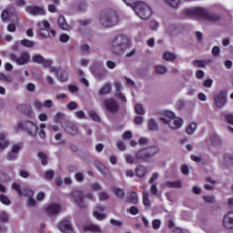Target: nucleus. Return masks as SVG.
<instances>
[{"label": "nucleus", "instance_id": "obj_1", "mask_svg": "<svg viewBox=\"0 0 233 233\" xmlns=\"http://www.w3.org/2000/svg\"><path fill=\"white\" fill-rule=\"evenodd\" d=\"M131 46L132 43L127 35H117L109 42L107 48L115 56H123V53L127 52Z\"/></svg>", "mask_w": 233, "mask_h": 233}, {"label": "nucleus", "instance_id": "obj_2", "mask_svg": "<svg viewBox=\"0 0 233 233\" xmlns=\"http://www.w3.org/2000/svg\"><path fill=\"white\" fill-rule=\"evenodd\" d=\"M127 6L133 8L137 15L140 19H150L152 17V8L149 7L144 2H139V0H122Z\"/></svg>", "mask_w": 233, "mask_h": 233}, {"label": "nucleus", "instance_id": "obj_3", "mask_svg": "<svg viewBox=\"0 0 233 233\" xmlns=\"http://www.w3.org/2000/svg\"><path fill=\"white\" fill-rule=\"evenodd\" d=\"M183 14L187 15V17H199L200 19H205L206 21H211V23L219 21V15L210 14L208 11H207V9L202 7L186 8Z\"/></svg>", "mask_w": 233, "mask_h": 233}, {"label": "nucleus", "instance_id": "obj_4", "mask_svg": "<svg viewBox=\"0 0 233 233\" xmlns=\"http://www.w3.org/2000/svg\"><path fill=\"white\" fill-rule=\"evenodd\" d=\"M98 19L100 25L105 28H112V26H116L119 23L117 13L114 10L104 11Z\"/></svg>", "mask_w": 233, "mask_h": 233}, {"label": "nucleus", "instance_id": "obj_5", "mask_svg": "<svg viewBox=\"0 0 233 233\" xmlns=\"http://www.w3.org/2000/svg\"><path fill=\"white\" fill-rule=\"evenodd\" d=\"M160 121L164 123V125H167L169 128L173 130H177V128H181L183 127L184 121L181 117L176 116V113L172 111H167L164 116L160 117Z\"/></svg>", "mask_w": 233, "mask_h": 233}, {"label": "nucleus", "instance_id": "obj_6", "mask_svg": "<svg viewBox=\"0 0 233 233\" xmlns=\"http://www.w3.org/2000/svg\"><path fill=\"white\" fill-rule=\"evenodd\" d=\"M12 188L17 192L18 196H24L25 198H27L26 203L28 207H35L36 202L35 199H34V190L30 188L21 190V186L17 183H14L12 185Z\"/></svg>", "mask_w": 233, "mask_h": 233}, {"label": "nucleus", "instance_id": "obj_7", "mask_svg": "<svg viewBox=\"0 0 233 233\" xmlns=\"http://www.w3.org/2000/svg\"><path fill=\"white\" fill-rule=\"evenodd\" d=\"M71 198L76 203L77 207L80 208H83V198H86V199L94 200V195L92 193H86V195H83V191L79 189H75L71 193Z\"/></svg>", "mask_w": 233, "mask_h": 233}, {"label": "nucleus", "instance_id": "obj_8", "mask_svg": "<svg viewBox=\"0 0 233 233\" xmlns=\"http://www.w3.org/2000/svg\"><path fill=\"white\" fill-rule=\"evenodd\" d=\"M159 152V147L156 146L149 147L147 148L139 150L137 152V159H148V157H154Z\"/></svg>", "mask_w": 233, "mask_h": 233}, {"label": "nucleus", "instance_id": "obj_9", "mask_svg": "<svg viewBox=\"0 0 233 233\" xmlns=\"http://www.w3.org/2000/svg\"><path fill=\"white\" fill-rule=\"evenodd\" d=\"M37 34L39 37H44L45 39L50 36V23L46 20L37 23Z\"/></svg>", "mask_w": 233, "mask_h": 233}, {"label": "nucleus", "instance_id": "obj_10", "mask_svg": "<svg viewBox=\"0 0 233 233\" xmlns=\"http://www.w3.org/2000/svg\"><path fill=\"white\" fill-rule=\"evenodd\" d=\"M11 61H14L16 63V65H28V62L30 61V54L24 52L21 54L20 56H15V55H11L10 56Z\"/></svg>", "mask_w": 233, "mask_h": 233}, {"label": "nucleus", "instance_id": "obj_11", "mask_svg": "<svg viewBox=\"0 0 233 233\" xmlns=\"http://www.w3.org/2000/svg\"><path fill=\"white\" fill-rule=\"evenodd\" d=\"M44 212L47 216H57L61 212V206L57 203H51L45 207Z\"/></svg>", "mask_w": 233, "mask_h": 233}, {"label": "nucleus", "instance_id": "obj_12", "mask_svg": "<svg viewBox=\"0 0 233 233\" xmlns=\"http://www.w3.org/2000/svg\"><path fill=\"white\" fill-rule=\"evenodd\" d=\"M25 12H27V14H30V15H45V14H46V12H45V7L43 6H38V5H27L25 7Z\"/></svg>", "mask_w": 233, "mask_h": 233}, {"label": "nucleus", "instance_id": "obj_13", "mask_svg": "<svg viewBox=\"0 0 233 233\" xmlns=\"http://www.w3.org/2000/svg\"><path fill=\"white\" fill-rule=\"evenodd\" d=\"M62 128L66 132V134H70V136H76L79 132V128L72 122H65L62 124Z\"/></svg>", "mask_w": 233, "mask_h": 233}, {"label": "nucleus", "instance_id": "obj_14", "mask_svg": "<svg viewBox=\"0 0 233 233\" xmlns=\"http://www.w3.org/2000/svg\"><path fill=\"white\" fill-rule=\"evenodd\" d=\"M106 208L103 206H96L95 208V210L93 211V216L96 218V219H98V221H103L104 219H106V213H105Z\"/></svg>", "mask_w": 233, "mask_h": 233}, {"label": "nucleus", "instance_id": "obj_15", "mask_svg": "<svg viewBox=\"0 0 233 233\" xmlns=\"http://www.w3.org/2000/svg\"><path fill=\"white\" fill-rule=\"evenodd\" d=\"M104 105L108 112H116L119 109L117 101L114 98H107L105 100Z\"/></svg>", "mask_w": 233, "mask_h": 233}, {"label": "nucleus", "instance_id": "obj_16", "mask_svg": "<svg viewBox=\"0 0 233 233\" xmlns=\"http://www.w3.org/2000/svg\"><path fill=\"white\" fill-rule=\"evenodd\" d=\"M115 87H116V93L115 96L117 97V99H120L122 103H127V96L123 93H121V90H123V86L119 82H115Z\"/></svg>", "mask_w": 233, "mask_h": 233}, {"label": "nucleus", "instance_id": "obj_17", "mask_svg": "<svg viewBox=\"0 0 233 233\" xmlns=\"http://www.w3.org/2000/svg\"><path fill=\"white\" fill-rule=\"evenodd\" d=\"M216 106L221 108L227 105V95L225 93L220 92L218 95L215 96Z\"/></svg>", "mask_w": 233, "mask_h": 233}, {"label": "nucleus", "instance_id": "obj_18", "mask_svg": "<svg viewBox=\"0 0 233 233\" xmlns=\"http://www.w3.org/2000/svg\"><path fill=\"white\" fill-rule=\"evenodd\" d=\"M58 228L63 233H74L72 225H70V222L68 220H62L58 225Z\"/></svg>", "mask_w": 233, "mask_h": 233}, {"label": "nucleus", "instance_id": "obj_19", "mask_svg": "<svg viewBox=\"0 0 233 233\" xmlns=\"http://www.w3.org/2000/svg\"><path fill=\"white\" fill-rule=\"evenodd\" d=\"M223 226L225 228H233V212H228L223 218Z\"/></svg>", "mask_w": 233, "mask_h": 233}, {"label": "nucleus", "instance_id": "obj_20", "mask_svg": "<svg viewBox=\"0 0 233 233\" xmlns=\"http://www.w3.org/2000/svg\"><path fill=\"white\" fill-rule=\"evenodd\" d=\"M25 130L27 133L30 134V136H35L37 134L38 127L35 123L32 121H27L25 123Z\"/></svg>", "mask_w": 233, "mask_h": 233}, {"label": "nucleus", "instance_id": "obj_21", "mask_svg": "<svg viewBox=\"0 0 233 233\" xmlns=\"http://www.w3.org/2000/svg\"><path fill=\"white\" fill-rule=\"evenodd\" d=\"M84 232H101V228L96 224L88 222L83 227Z\"/></svg>", "mask_w": 233, "mask_h": 233}, {"label": "nucleus", "instance_id": "obj_22", "mask_svg": "<svg viewBox=\"0 0 233 233\" xmlns=\"http://www.w3.org/2000/svg\"><path fill=\"white\" fill-rule=\"evenodd\" d=\"M57 25L59 28H61V30H70V25H68V23H66V19L63 15L58 16Z\"/></svg>", "mask_w": 233, "mask_h": 233}, {"label": "nucleus", "instance_id": "obj_23", "mask_svg": "<svg viewBox=\"0 0 233 233\" xmlns=\"http://www.w3.org/2000/svg\"><path fill=\"white\" fill-rule=\"evenodd\" d=\"M5 139H6V134L0 133V150H5L10 147V141Z\"/></svg>", "mask_w": 233, "mask_h": 233}, {"label": "nucleus", "instance_id": "obj_24", "mask_svg": "<svg viewBox=\"0 0 233 233\" xmlns=\"http://www.w3.org/2000/svg\"><path fill=\"white\" fill-rule=\"evenodd\" d=\"M137 177H145L147 176V167L145 166H138L136 168Z\"/></svg>", "mask_w": 233, "mask_h": 233}, {"label": "nucleus", "instance_id": "obj_25", "mask_svg": "<svg viewBox=\"0 0 233 233\" xmlns=\"http://www.w3.org/2000/svg\"><path fill=\"white\" fill-rule=\"evenodd\" d=\"M162 57L164 61H176V59H177V56H176V54L168 51L165 52Z\"/></svg>", "mask_w": 233, "mask_h": 233}, {"label": "nucleus", "instance_id": "obj_26", "mask_svg": "<svg viewBox=\"0 0 233 233\" xmlns=\"http://www.w3.org/2000/svg\"><path fill=\"white\" fill-rule=\"evenodd\" d=\"M96 168L103 176H110V171L108 168H106V167H105V165L98 163L96 164Z\"/></svg>", "mask_w": 233, "mask_h": 233}, {"label": "nucleus", "instance_id": "obj_27", "mask_svg": "<svg viewBox=\"0 0 233 233\" xmlns=\"http://www.w3.org/2000/svg\"><path fill=\"white\" fill-rule=\"evenodd\" d=\"M135 112L138 116H145V114H147V110H145V106H143V104H136Z\"/></svg>", "mask_w": 233, "mask_h": 233}, {"label": "nucleus", "instance_id": "obj_28", "mask_svg": "<svg viewBox=\"0 0 233 233\" xmlns=\"http://www.w3.org/2000/svg\"><path fill=\"white\" fill-rule=\"evenodd\" d=\"M166 5H168L171 8H178L181 0H163Z\"/></svg>", "mask_w": 233, "mask_h": 233}, {"label": "nucleus", "instance_id": "obj_29", "mask_svg": "<svg viewBox=\"0 0 233 233\" xmlns=\"http://www.w3.org/2000/svg\"><path fill=\"white\" fill-rule=\"evenodd\" d=\"M111 90H112V84H106L104 86H102L99 89L98 94L100 96H103L105 94H108Z\"/></svg>", "mask_w": 233, "mask_h": 233}, {"label": "nucleus", "instance_id": "obj_30", "mask_svg": "<svg viewBox=\"0 0 233 233\" xmlns=\"http://www.w3.org/2000/svg\"><path fill=\"white\" fill-rule=\"evenodd\" d=\"M128 201L130 203H133V205H137V201H138V198H137V193L134 192V191H130L128 193Z\"/></svg>", "mask_w": 233, "mask_h": 233}, {"label": "nucleus", "instance_id": "obj_31", "mask_svg": "<svg viewBox=\"0 0 233 233\" xmlns=\"http://www.w3.org/2000/svg\"><path fill=\"white\" fill-rule=\"evenodd\" d=\"M166 187L168 188H181V182L179 180L177 181H167L166 182Z\"/></svg>", "mask_w": 233, "mask_h": 233}, {"label": "nucleus", "instance_id": "obj_32", "mask_svg": "<svg viewBox=\"0 0 233 233\" xmlns=\"http://www.w3.org/2000/svg\"><path fill=\"white\" fill-rule=\"evenodd\" d=\"M57 79L61 81V83H65L68 79V74L63 70H60L58 75H56Z\"/></svg>", "mask_w": 233, "mask_h": 233}, {"label": "nucleus", "instance_id": "obj_33", "mask_svg": "<svg viewBox=\"0 0 233 233\" xmlns=\"http://www.w3.org/2000/svg\"><path fill=\"white\" fill-rule=\"evenodd\" d=\"M196 130H198V125L196 123H191L187 128V134H188V136H193Z\"/></svg>", "mask_w": 233, "mask_h": 233}, {"label": "nucleus", "instance_id": "obj_34", "mask_svg": "<svg viewBox=\"0 0 233 233\" xmlns=\"http://www.w3.org/2000/svg\"><path fill=\"white\" fill-rule=\"evenodd\" d=\"M137 161H139V159H137V157H136L135 158L132 155L126 156V163H127L128 165H134V163H137Z\"/></svg>", "mask_w": 233, "mask_h": 233}, {"label": "nucleus", "instance_id": "obj_35", "mask_svg": "<svg viewBox=\"0 0 233 233\" xmlns=\"http://www.w3.org/2000/svg\"><path fill=\"white\" fill-rule=\"evenodd\" d=\"M113 193L116 198H125V190L119 187L113 188Z\"/></svg>", "mask_w": 233, "mask_h": 233}, {"label": "nucleus", "instance_id": "obj_36", "mask_svg": "<svg viewBox=\"0 0 233 233\" xmlns=\"http://www.w3.org/2000/svg\"><path fill=\"white\" fill-rule=\"evenodd\" d=\"M156 72L157 74L163 75V74H167V72H168V69L165 66H157Z\"/></svg>", "mask_w": 233, "mask_h": 233}, {"label": "nucleus", "instance_id": "obj_37", "mask_svg": "<svg viewBox=\"0 0 233 233\" xmlns=\"http://www.w3.org/2000/svg\"><path fill=\"white\" fill-rule=\"evenodd\" d=\"M224 161L227 165H232L233 154L228 153V154L224 155Z\"/></svg>", "mask_w": 233, "mask_h": 233}, {"label": "nucleus", "instance_id": "obj_38", "mask_svg": "<svg viewBox=\"0 0 233 233\" xmlns=\"http://www.w3.org/2000/svg\"><path fill=\"white\" fill-rule=\"evenodd\" d=\"M75 117H76V119H86V115L85 114V112L83 110H78L76 111L74 113Z\"/></svg>", "mask_w": 233, "mask_h": 233}, {"label": "nucleus", "instance_id": "obj_39", "mask_svg": "<svg viewBox=\"0 0 233 233\" xmlns=\"http://www.w3.org/2000/svg\"><path fill=\"white\" fill-rule=\"evenodd\" d=\"M37 157H39V159H41L42 165H47L48 164L46 154H45L43 152H39Z\"/></svg>", "mask_w": 233, "mask_h": 233}, {"label": "nucleus", "instance_id": "obj_40", "mask_svg": "<svg viewBox=\"0 0 233 233\" xmlns=\"http://www.w3.org/2000/svg\"><path fill=\"white\" fill-rule=\"evenodd\" d=\"M25 128V124H23V122L19 121L17 122L14 127H13V130L15 132H21V130H23Z\"/></svg>", "mask_w": 233, "mask_h": 233}, {"label": "nucleus", "instance_id": "obj_41", "mask_svg": "<svg viewBox=\"0 0 233 233\" xmlns=\"http://www.w3.org/2000/svg\"><path fill=\"white\" fill-rule=\"evenodd\" d=\"M143 204L145 207H150V199L148 198V193L147 191L143 192Z\"/></svg>", "mask_w": 233, "mask_h": 233}, {"label": "nucleus", "instance_id": "obj_42", "mask_svg": "<svg viewBox=\"0 0 233 233\" xmlns=\"http://www.w3.org/2000/svg\"><path fill=\"white\" fill-rule=\"evenodd\" d=\"M21 148H23V144H21V143L15 144L13 146L11 152L15 153L17 156V154H19V152L21 151Z\"/></svg>", "mask_w": 233, "mask_h": 233}, {"label": "nucleus", "instance_id": "obj_43", "mask_svg": "<svg viewBox=\"0 0 233 233\" xmlns=\"http://www.w3.org/2000/svg\"><path fill=\"white\" fill-rule=\"evenodd\" d=\"M148 128L149 130H157V124L156 123V120L153 118H150L148 120Z\"/></svg>", "mask_w": 233, "mask_h": 233}, {"label": "nucleus", "instance_id": "obj_44", "mask_svg": "<svg viewBox=\"0 0 233 233\" xmlns=\"http://www.w3.org/2000/svg\"><path fill=\"white\" fill-rule=\"evenodd\" d=\"M33 106H35V108L36 110H42L43 109V102H41V100H39V99H35L33 101Z\"/></svg>", "mask_w": 233, "mask_h": 233}, {"label": "nucleus", "instance_id": "obj_45", "mask_svg": "<svg viewBox=\"0 0 233 233\" xmlns=\"http://www.w3.org/2000/svg\"><path fill=\"white\" fill-rule=\"evenodd\" d=\"M21 45H23V46H25L26 48H33L34 42L28 39H24V40H21Z\"/></svg>", "mask_w": 233, "mask_h": 233}, {"label": "nucleus", "instance_id": "obj_46", "mask_svg": "<svg viewBox=\"0 0 233 233\" xmlns=\"http://www.w3.org/2000/svg\"><path fill=\"white\" fill-rule=\"evenodd\" d=\"M32 59H33L34 63H37L38 65H42L45 57H43V56H41V55H36V56H33Z\"/></svg>", "mask_w": 233, "mask_h": 233}, {"label": "nucleus", "instance_id": "obj_47", "mask_svg": "<svg viewBox=\"0 0 233 233\" xmlns=\"http://www.w3.org/2000/svg\"><path fill=\"white\" fill-rule=\"evenodd\" d=\"M0 201L3 205H6L7 207L10 206V198L5 195H0Z\"/></svg>", "mask_w": 233, "mask_h": 233}, {"label": "nucleus", "instance_id": "obj_48", "mask_svg": "<svg viewBox=\"0 0 233 233\" xmlns=\"http://www.w3.org/2000/svg\"><path fill=\"white\" fill-rule=\"evenodd\" d=\"M89 117L93 119V121H96V123H99L100 118L99 116H97V113L96 111H89Z\"/></svg>", "mask_w": 233, "mask_h": 233}, {"label": "nucleus", "instance_id": "obj_49", "mask_svg": "<svg viewBox=\"0 0 233 233\" xmlns=\"http://www.w3.org/2000/svg\"><path fill=\"white\" fill-rule=\"evenodd\" d=\"M152 227H153L154 230H159V228H161V220L154 219L152 221Z\"/></svg>", "mask_w": 233, "mask_h": 233}, {"label": "nucleus", "instance_id": "obj_50", "mask_svg": "<svg viewBox=\"0 0 233 233\" xmlns=\"http://www.w3.org/2000/svg\"><path fill=\"white\" fill-rule=\"evenodd\" d=\"M67 110H76L77 108V102L71 101L66 105Z\"/></svg>", "mask_w": 233, "mask_h": 233}, {"label": "nucleus", "instance_id": "obj_51", "mask_svg": "<svg viewBox=\"0 0 233 233\" xmlns=\"http://www.w3.org/2000/svg\"><path fill=\"white\" fill-rule=\"evenodd\" d=\"M54 106V101L47 99L43 102L44 108H52Z\"/></svg>", "mask_w": 233, "mask_h": 233}, {"label": "nucleus", "instance_id": "obj_52", "mask_svg": "<svg viewBox=\"0 0 233 233\" xmlns=\"http://www.w3.org/2000/svg\"><path fill=\"white\" fill-rule=\"evenodd\" d=\"M127 212H129V214L132 216H137V214H139V209L133 206L130 208H127Z\"/></svg>", "mask_w": 233, "mask_h": 233}, {"label": "nucleus", "instance_id": "obj_53", "mask_svg": "<svg viewBox=\"0 0 233 233\" xmlns=\"http://www.w3.org/2000/svg\"><path fill=\"white\" fill-rule=\"evenodd\" d=\"M149 141H148V138H146V137H140L138 139V145L140 147H147L148 145Z\"/></svg>", "mask_w": 233, "mask_h": 233}, {"label": "nucleus", "instance_id": "obj_54", "mask_svg": "<svg viewBox=\"0 0 233 233\" xmlns=\"http://www.w3.org/2000/svg\"><path fill=\"white\" fill-rule=\"evenodd\" d=\"M69 40H70V36L66 34H62L59 36V41L61 43H68Z\"/></svg>", "mask_w": 233, "mask_h": 233}, {"label": "nucleus", "instance_id": "obj_55", "mask_svg": "<svg viewBox=\"0 0 233 233\" xmlns=\"http://www.w3.org/2000/svg\"><path fill=\"white\" fill-rule=\"evenodd\" d=\"M213 83H214V80H212V78L206 79L203 82V86H205V88H210Z\"/></svg>", "mask_w": 233, "mask_h": 233}, {"label": "nucleus", "instance_id": "obj_56", "mask_svg": "<svg viewBox=\"0 0 233 233\" xmlns=\"http://www.w3.org/2000/svg\"><path fill=\"white\" fill-rule=\"evenodd\" d=\"M221 52V49L219 48V46H215L212 50H211V54L212 56H214L215 57H218V56H219V53Z\"/></svg>", "mask_w": 233, "mask_h": 233}, {"label": "nucleus", "instance_id": "obj_57", "mask_svg": "<svg viewBox=\"0 0 233 233\" xmlns=\"http://www.w3.org/2000/svg\"><path fill=\"white\" fill-rule=\"evenodd\" d=\"M0 81H5V83H14V77H12V76H6L4 73V77H2Z\"/></svg>", "mask_w": 233, "mask_h": 233}, {"label": "nucleus", "instance_id": "obj_58", "mask_svg": "<svg viewBox=\"0 0 233 233\" xmlns=\"http://www.w3.org/2000/svg\"><path fill=\"white\" fill-rule=\"evenodd\" d=\"M63 119H65V114H63V113H57L56 116V123L62 124V123H63Z\"/></svg>", "mask_w": 233, "mask_h": 233}, {"label": "nucleus", "instance_id": "obj_59", "mask_svg": "<svg viewBox=\"0 0 233 233\" xmlns=\"http://www.w3.org/2000/svg\"><path fill=\"white\" fill-rule=\"evenodd\" d=\"M38 119L39 121H42V122L48 121V115H46V113H40L38 115Z\"/></svg>", "mask_w": 233, "mask_h": 233}, {"label": "nucleus", "instance_id": "obj_60", "mask_svg": "<svg viewBox=\"0 0 233 233\" xmlns=\"http://www.w3.org/2000/svg\"><path fill=\"white\" fill-rule=\"evenodd\" d=\"M106 66L109 68V70H114V68H116V62L107 60L106 62Z\"/></svg>", "mask_w": 233, "mask_h": 233}, {"label": "nucleus", "instance_id": "obj_61", "mask_svg": "<svg viewBox=\"0 0 233 233\" xmlns=\"http://www.w3.org/2000/svg\"><path fill=\"white\" fill-rule=\"evenodd\" d=\"M45 176L46 179H52L54 177V170L48 169L45 172Z\"/></svg>", "mask_w": 233, "mask_h": 233}, {"label": "nucleus", "instance_id": "obj_62", "mask_svg": "<svg viewBox=\"0 0 233 233\" xmlns=\"http://www.w3.org/2000/svg\"><path fill=\"white\" fill-rule=\"evenodd\" d=\"M195 75L197 79H203L205 77V72L203 70H197Z\"/></svg>", "mask_w": 233, "mask_h": 233}, {"label": "nucleus", "instance_id": "obj_63", "mask_svg": "<svg viewBox=\"0 0 233 233\" xmlns=\"http://www.w3.org/2000/svg\"><path fill=\"white\" fill-rule=\"evenodd\" d=\"M225 119H226L227 123L233 126V115L232 114L225 115Z\"/></svg>", "mask_w": 233, "mask_h": 233}, {"label": "nucleus", "instance_id": "obj_64", "mask_svg": "<svg viewBox=\"0 0 233 233\" xmlns=\"http://www.w3.org/2000/svg\"><path fill=\"white\" fill-rule=\"evenodd\" d=\"M203 199L206 201V203H214V201H216V198H214L212 196H204Z\"/></svg>", "mask_w": 233, "mask_h": 233}]
</instances>
